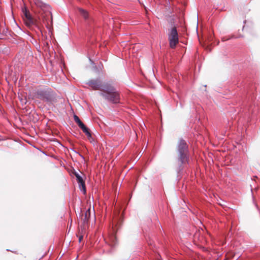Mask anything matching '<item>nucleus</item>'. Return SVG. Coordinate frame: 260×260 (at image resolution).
<instances>
[{
  "label": "nucleus",
  "mask_w": 260,
  "mask_h": 260,
  "mask_svg": "<svg viewBox=\"0 0 260 260\" xmlns=\"http://www.w3.org/2000/svg\"><path fill=\"white\" fill-rule=\"evenodd\" d=\"M86 84L93 90H100L99 94L106 101L115 104L120 103V92L112 83L108 82L102 83L100 78H96L89 80Z\"/></svg>",
  "instance_id": "1"
},
{
  "label": "nucleus",
  "mask_w": 260,
  "mask_h": 260,
  "mask_svg": "<svg viewBox=\"0 0 260 260\" xmlns=\"http://www.w3.org/2000/svg\"><path fill=\"white\" fill-rule=\"evenodd\" d=\"M178 173L181 172L183 169V166L188 164L189 158L188 146L186 142L181 139L179 140L177 146Z\"/></svg>",
  "instance_id": "2"
},
{
  "label": "nucleus",
  "mask_w": 260,
  "mask_h": 260,
  "mask_svg": "<svg viewBox=\"0 0 260 260\" xmlns=\"http://www.w3.org/2000/svg\"><path fill=\"white\" fill-rule=\"evenodd\" d=\"M35 97L47 103H52L56 100L55 92L48 87L37 89L35 93Z\"/></svg>",
  "instance_id": "3"
},
{
  "label": "nucleus",
  "mask_w": 260,
  "mask_h": 260,
  "mask_svg": "<svg viewBox=\"0 0 260 260\" xmlns=\"http://www.w3.org/2000/svg\"><path fill=\"white\" fill-rule=\"evenodd\" d=\"M168 40L170 47L175 48L179 42L178 34L176 27L169 30Z\"/></svg>",
  "instance_id": "4"
},
{
  "label": "nucleus",
  "mask_w": 260,
  "mask_h": 260,
  "mask_svg": "<svg viewBox=\"0 0 260 260\" xmlns=\"http://www.w3.org/2000/svg\"><path fill=\"white\" fill-rule=\"evenodd\" d=\"M35 3L37 7H40L42 9H45L47 11L45 15L46 17H49L50 19L45 18V20L46 21L47 24L48 25L49 22H52V17L51 13L49 11L50 7L48 5H47L45 4L42 2L40 0H35Z\"/></svg>",
  "instance_id": "5"
},
{
  "label": "nucleus",
  "mask_w": 260,
  "mask_h": 260,
  "mask_svg": "<svg viewBox=\"0 0 260 260\" xmlns=\"http://www.w3.org/2000/svg\"><path fill=\"white\" fill-rule=\"evenodd\" d=\"M73 173L76 178V180L78 183L80 190L83 191L84 193H85L86 186L84 180L78 172L75 171Z\"/></svg>",
  "instance_id": "6"
},
{
  "label": "nucleus",
  "mask_w": 260,
  "mask_h": 260,
  "mask_svg": "<svg viewBox=\"0 0 260 260\" xmlns=\"http://www.w3.org/2000/svg\"><path fill=\"white\" fill-rule=\"evenodd\" d=\"M108 244L112 248L114 247L116 245L117 238L114 235L112 234L109 236Z\"/></svg>",
  "instance_id": "7"
},
{
  "label": "nucleus",
  "mask_w": 260,
  "mask_h": 260,
  "mask_svg": "<svg viewBox=\"0 0 260 260\" xmlns=\"http://www.w3.org/2000/svg\"><path fill=\"white\" fill-rule=\"evenodd\" d=\"M79 12L81 15L84 18L86 21H88L89 19V15L88 13L84 10L80 9ZM87 24H89L88 21L86 22Z\"/></svg>",
  "instance_id": "8"
},
{
  "label": "nucleus",
  "mask_w": 260,
  "mask_h": 260,
  "mask_svg": "<svg viewBox=\"0 0 260 260\" xmlns=\"http://www.w3.org/2000/svg\"><path fill=\"white\" fill-rule=\"evenodd\" d=\"M74 119L80 127L84 125V123L81 121L79 117L76 115H74Z\"/></svg>",
  "instance_id": "9"
},
{
  "label": "nucleus",
  "mask_w": 260,
  "mask_h": 260,
  "mask_svg": "<svg viewBox=\"0 0 260 260\" xmlns=\"http://www.w3.org/2000/svg\"><path fill=\"white\" fill-rule=\"evenodd\" d=\"M83 132L85 134L87 137H90V133L89 129L85 125H83L80 127Z\"/></svg>",
  "instance_id": "10"
},
{
  "label": "nucleus",
  "mask_w": 260,
  "mask_h": 260,
  "mask_svg": "<svg viewBox=\"0 0 260 260\" xmlns=\"http://www.w3.org/2000/svg\"><path fill=\"white\" fill-rule=\"evenodd\" d=\"M90 209H89L85 213L84 218V223L88 222L89 216H90Z\"/></svg>",
  "instance_id": "11"
},
{
  "label": "nucleus",
  "mask_w": 260,
  "mask_h": 260,
  "mask_svg": "<svg viewBox=\"0 0 260 260\" xmlns=\"http://www.w3.org/2000/svg\"><path fill=\"white\" fill-rule=\"evenodd\" d=\"M24 16H25V17L24 18V20H29V22H31V20H33L31 15L29 13H28L26 11L24 13Z\"/></svg>",
  "instance_id": "12"
},
{
  "label": "nucleus",
  "mask_w": 260,
  "mask_h": 260,
  "mask_svg": "<svg viewBox=\"0 0 260 260\" xmlns=\"http://www.w3.org/2000/svg\"><path fill=\"white\" fill-rule=\"evenodd\" d=\"M24 16H25V17L24 18V20H29V22H31V20H33L31 15L29 13H28L26 11L24 13Z\"/></svg>",
  "instance_id": "13"
},
{
  "label": "nucleus",
  "mask_w": 260,
  "mask_h": 260,
  "mask_svg": "<svg viewBox=\"0 0 260 260\" xmlns=\"http://www.w3.org/2000/svg\"><path fill=\"white\" fill-rule=\"evenodd\" d=\"M25 24L27 26H30L34 23V20H31V22H29V20H24Z\"/></svg>",
  "instance_id": "14"
},
{
  "label": "nucleus",
  "mask_w": 260,
  "mask_h": 260,
  "mask_svg": "<svg viewBox=\"0 0 260 260\" xmlns=\"http://www.w3.org/2000/svg\"><path fill=\"white\" fill-rule=\"evenodd\" d=\"M88 139L90 141L91 143L93 142L94 141L93 138L92 137L91 135L90 134V137H87Z\"/></svg>",
  "instance_id": "15"
},
{
  "label": "nucleus",
  "mask_w": 260,
  "mask_h": 260,
  "mask_svg": "<svg viewBox=\"0 0 260 260\" xmlns=\"http://www.w3.org/2000/svg\"><path fill=\"white\" fill-rule=\"evenodd\" d=\"M21 102H22V103H24V104H26V100H25V99H24V100H22V99H21Z\"/></svg>",
  "instance_id": "16"
},
{
  "label": "nucleus",
  "mask_w": 260,
  "mask_h": 260,
  "mask_svg": "<svg viewBox=\"0 0 260 260\" xmlns=\"http://www.w3.org/2000/svg\"><path fill=\"white\" fill-rule=\"evenodd\" d=\"M82 239V236L80 237L79 239V241L80 242L81 241Z\"/></svg>",
  "instance_id": "17"
}]
</instances>
